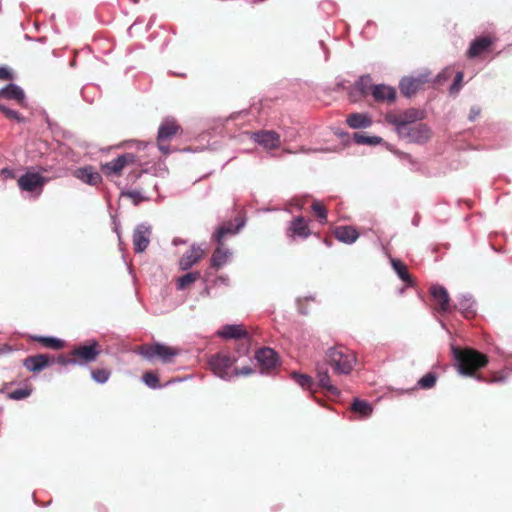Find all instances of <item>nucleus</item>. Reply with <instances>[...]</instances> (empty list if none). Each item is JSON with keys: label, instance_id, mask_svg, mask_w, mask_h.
Returning <instances> with one entry per match:
<instances>
[{"label": "nucleus", "instance_id": "obj_1", "mask_svg": "<svg viewBox=\"0 0 512 512\" xmlns=\"http://www.w3.org/2000/svg\"><path fill=\"white\" fill-rule=\"evenodd\" d=\"M451 352L455 359V366L460 375L473 377L477 381H488L483 376L475 373V370L487 365L488 358L486 355L471 348L460 349L453 345L451 346Z\"/></svg>", "mask_w": 512, "mask_h": 512}, {"label": "nucleus", "instance_id": "obj_2", "mask_svg": "<svg viewBox=\"0 0 512 512\" xmlns=\"http://www.w3.org/2000/svg\"><path fill=\"white\" fill-rule=\"evenodd\" d=\"M326 360L338 374H349L356 363L354 353L343 346L330 348L326 353Z\"/></svg>", "mask_w": 512, "mask_h": 512}, {"label": "nucleus", "instance_id": "obj_3", "mask_svg": "<svg viewBox=\"0 0 512 512\" xmlns=\"http://www.w3.org/2000/svg\"><path fill=\"white\" fill-rule=\"evenodd\" d=\"M48 178L37 172L27 171L19 177L17 183L21 191L30 193L33 197H39L44 189Z\"/></svg>", "mask_w": 512, "mask_h": 512}, {"label": "nucleus", "instance_id": "obj_4", "mask_svg": "<svg viewBox=\"0 0 512 512\" xmlns=\"http://www.w3.org/2000/svg\"><path fill=\"white\" fill-rule=\"evenodd\" d=\"M139 353L148 361L158 357L163 363H170L174 357L179 355V350L163 343H155L142 347Z\"/></svg>", "mask_w": 512, "mask_h": 512}, {"label": "nucleus", "instance_id": "obj_5", "mask_svg": "<svg viewBox=\"0 0 512 512\" xmlns=\"http://www.w3.org/2000/svg\"><path fill=\"white\" fill-rule=\"evenodd\" d=\"M397 134L410 143L425 144L431 137V128L425 123H419L408 128H400Z\"/></svg>", "mask_w": 512, "mask_h": 512}, {"label": "nucleus", "instance_id": "obj_6", "mask_svg": "<svg viewBox=\"0 0 512 512\" xmlns=\"http://www.w3.org/2000/svg\"><path fill=\"white\" fill-rule=\"evenodd\" d=\"M101 350L96 340H91L88 344L79 345L71 351V356L75 357L78 366H85L96 361Z\"/></svg>", "mask_w": 512, "mask_h": 512}, {"label": "nucleus", "instance_id": "obj_7", "mask_svg": "<svg viewBox=\"0 0 512 512\" xmlns=\"http://www.w3.org/2000/svg\"><path fill=\"white\" fill-rule=\"evenodd\" d=\"M423 118L424 113L415 108L407 109L400 114H388L386 116L387 122L395 127L396 132H399L400 128H408L414 122Z\"/></svg>", "mask_w": 512, "mask_h": 512}, {"label": "nucleus", "instance_id": "obj_8", "mask_svg": "<svg viewBox=\"0 0 512 512\" xmlns=\"http://www.w3.org/2000/svg\"><path fill=\"white\" fill-rule=\"evenodd\" d=\"M235 358L229 355H214L209 360V365L213 373L226 381L232 379V373L229 371L235 362Z\"/></svg>", "mask_w": 512, "mask_h": 512}, {"label": "nucleus", "instance_id": "obj_9", "mask_svg": "<svg viewBox=\"0 0 512 512\" xmlns=\"http://www.w3.org/2000/svg\"><path fill=\"white\" fill-rule=\"evenodd\" d=\"M430 73L424 72L419 74L418 76L404 77L400 83L399 87L401 93L406 97H411L414 95L425 83L429 82Z\"/></svg>", "mask_w": 512, "mask_h": 512}, {"label": "nucleus", "instance_id": "obj_10", "mask_svg": "<svg viewBox=\"0 0 512 512\" xmlns=\"http://www.w3.org/2000/svg\"><path fill=\"white\" fill-rule=\"evenodd\" d=\"M151 234V226L147 223H140L135 227L132 241L136 253H142L147 249Z\"/></svg>", "mask_w": 512, "mask_h": 512}, {"label": "nucleus", "instance_id": "obj_11", "mask_svg": "<svg viewBox=\"0 0 512 512\" xmlns=\"http://www.w3.org/2000/svg\"><path fill=\"white\" fill-rule=\"evenodd\" d=\"M136 161V156L133 153H125L114 158L110 162L102 164V170L107 175H119L122 169L131 163Z\"/></svg>", "mask_w": 512, "mask_h": 512}, {"label": "nucleus", "instance_id": "obj_12", "mask_svg": "<svg viewBox=\"0 0 512 512\" xmlns=\"http://www.w3.org/2000/svg\"><path fill=\"white\" fill-rule=\"evenodd\" d=\"M251 139L265 149H275L280 145L279 134L272 130L253 132L251 134Z\"/></svg>", "mask_w": 512, "mask_h": 512}, {"label": "nucleus", "instance_id": "obj_13", "mask_svg": "<svg viewBox=\"0 0 512 512\" xmlns=\"http://www.w3.org/2000/svg\"><path fill=\"white\" fill-rule=\"evenodd\" d=\"M431 296L433 300L438 304V309L441 313L450 312L452 306L450 304V297L447 289L439 284H434L430 288Z\"/></svg>", "mask_w": 512, "mask_h": 512}, {"label": "nucleus", "instance_id": "obj_14", "mask_svg": "<svg viewBox=\"0 0 512 512\" xmlns=\"http://www.w3.org/2000/svg\"><path fill=\"white\" fill-rule=\"evenodd\" d=\"M255 359L262 368L261 373H264L276 366L277 354L273 349L264 347L256 352Z\"/></svg>", "mask_w": 512, "mask_h": 512}, {"label": "nucleus", "instance_id": "obj_15", "mask_svg": "<svg viewBox=\"0 0 512 512\" xmlns=\"http://www.w3.org/2000/svg\"><path fill=\"white\" fill-rule=\"evenodd\" d=\"M204 255L203 249L196 244L191 246V249L184 253L179 260V268L182 271L190 269L195 263H197Z\"/></svg>", "mask_w": 512, "mask_h": 512}, {"label": "nucleus", "instance_id": "obj_16", "mask_svg": "<svg viewBox=\"0 0 512 512\" xmlns=\"http://www.w3.org/2000/svg\"><path fill=\"white\" fill-rule=\"evenodd\" d=\"M74 176L91 186H95L99 184L102 180V176L99 172H97L92 166H85L75 170Z\"/></svg>", "mask_w": 512, "mask_h": 512}, {"label": "nucleus", "instance_id": "obj_17", "mask_svg": "<svg viewBox=\"0 0 512 512\" xmlns=\"http://www.w3.org/2000/svg\"><path fill=\"white\" fill-rule=\"evenodd\" d=\"M287 234L292 238L299 237L306 239L310 236L311 232L306 220L302 216H298L291 222Z\"/></svg>", "mask_w": 512, "mask_h": 512}, {"label": "nucleus", "instance_id": "obj_18", "mask_svg": "<svg viewBox=\"0 0 512 512\" xmlns=\"http://www.w3.org/2000/svg\"><path fill=\"white\" fill-rule=\"evenodd\" d=\"M51 364L50 358L45 354L29 356L24 360V367L31 372H40Z\"/></svg>", "mask_w": 512, "mask_h": 512}, {"label": "nucleus", "instance_id": "obj_19", "mask_svg": "<svg viewBox=\"0 0 512 512\" xmlns=\"http://www.w3.org/2000/svg\"><path fill=\"white\" fill-rule=\"evenodd\" d=\"M244 226L245 220L243 219H238L235 227L232 225V223L223 224L213 234V239L219 245H222V240L226 235L237 234Z\"/></svg>", "mask_w": 512, "mask_h": 512}, {"label": "nucleus", "instance_id": "obj_20", "mask_svg": "<svg viewBox=\"0 0 512 512\" xmlns=\"http://www.w3.org/2000/svg\"><path fill=\"white\" fill-rule=\"evenodd\" d=\"M217 335L224 339L247 338L248 333L241 324H227L217 332Z\"/></svg>", "mask_w": 512, "mask_h": 512}, {"label": "nucleus", "instance_id": "obj_21", "mask_svg": "<svg viewBox=\"0 0 512 512\" xmlns=\"http://www.w3.org/2000/svg\"><path fill=\"white\" fill-rule=\"evenodd\" d=\"M0 98L13 99L19 103H23L25 100V93L17 84L9 83L5 87L0 88Z\"/></svg>", "mask_w": 512, "mask_h": 512}, {"label": "nucleus", "instance_id": "obj_22", "mask_svg": "<svg viewBox=\"0 0 512 512\" xmlns=\"http://www.w3.org/2000/svg\"><path fill=\"white\" fill-rule=\"evenodd\" d=\"M334 234L337 240L345 244H352L359 237L357 230L351 226H339L335 229Z\"/></svg>", "mask_w": 512, "mask_h": 512}, {"label": "nucleus", "instance_id": "obj_23", "mask_svg": "<svg viewBox=\"0 0 512 512\" xmlns=\"http://www.w3.org/2000/svg\"><path fill=\"white\" fill-rule=\"evenodd\" d=\"M372 95L376 101L392 102L395 100L396 91L390 86L379 84L373 87Z\"/></svg>", "mask_w": 512, "mask_h": 512}, {"label": "nucleus", "instance_id": "obj_24", "mask_svg": "<svg viewBox=\"0 0 512 512\" xmlns=\"http://www.w3.org/2000/svg\"><path fill=\"white\" fill-rule=\"evenodd\" d=\"M316 370L319 386H321L331 394L339 395L340 392L338 388L331 384L327 368L324 365H318Z\"/></svg>", "mask_w": 512, "mask_h": 512}, {"label": "nucleus", "instance_id": "obj_25", "mask_svg": "<svg viewBox=\"0 0 512 512\" xmlns=\"http://www.w3.org/2000/svg\"><path fill=\"white\" fill-rule=\"evenodd\" d=\"M492 44V41L489 37H479L473 40L468 49V56L470 58H475L479 56L481 53L486 51Z\"/></svg>", "mask_w": 512, "mask_h": 512}, {"label": "nucleus", "instance_id": "obj_26", "mask_svg": "<svg viewBox=\"0 0 512 512\" xmlns=\"http://www.w3.org/2000/svg\"><path fill=\"white\" fill-rule=\"evenodd\" d=\"M454 308L459 309L466 318H469L475 314V301L470 294L461 295Z\"/></svg>", "mask_w": 512, "mask_h": 512}, {"label": "nucleus", "instance_id": "obj_27", "mask_svg": "<svg viewBox=\"0 0 512 512\" xmlns=\"http://www.w3.org/2000/svg\"><path fill=\"white\" fill-rule=\"evenodd\" d=\"M177 132V125L174 120L166 119L158 129V142H163L171 138Z\"/></svg>", "mask_w": 512, "mask_h": 512}, {"label": "nucleus", "instance_id": "obj_28", "mask_svg": "<svg viewBox=\"0 0 512 512\" xmlns=\"http://www.w3.org/2000/svg\"><path fill=\"white\" fill-rule=\"evenodd\" d=\"M231 255L230 251L223 247V245H219L215 249L211 257V265L214 268H220L226 264L229 256Z\"/></svg>", "mask_w": 512, "mask_h": 512}, {"label": "nucleus", "instance_id": "obj_29", "mask_svg": "<svg viewBox=\"0 0 512 512\" xmlns=\"http://www.w3.org/2000/svg\"><path fill=\"white\" fill-rule=\"evenodd\" d=\"M346 122L353 129L367 128L371 125V119L367 115L360 113L350 114Z\"/></svg>", "mask_w": 512, "mask_h": 512}, {"label": "nucleus", "instance_id": "obj_30", "mask_svg": "<svg viewBox=\"0 0 512 512\" xmlns=\"http://www.w3.org/2000/svg\"><path fill=\"white\" fill-rule=\"evenodd\" d=\"M391 265L398 277L408 285H413V280L407 271L406 266L398 259H391Z\"/></svg>", "mask_w": 512, "mask_h": 512}, {"label": "nucleus", "instance_id": "obj_31", "mask_svg": "<svg viewBox=\"0 0 512 512\" xmlns=\"http://www.w3.org/2000/svg\"><path fill=\"white\" fill-rule=\"evenodd\" d=\"M352 411L360 414L361 417L367 418L371 415L373 409L370 403L356 398L351 406Z\"/></svg>", "mask_w": 512, "mask_h": 512}, {"label": "nucleus", "instance_id": "obj_32", "mask_svg": "<svg viewBox=\"0 0 512 512\" xmlns=\"http://www.w3.org/2000/svg\"><path fill=\"white\" fill-rule=\"evenodd\" d=\"M372 78L370 75H362L355 83V88L361 95H366L373 90Z\"/></svg>", "mask_w": 512, "mask_h": 512}, {"label": "nucleus", "instance_id": "obj_33", "mask_svg": "<svg viewBox=\"0 0 512 512\" xmlns=\"http://www.w3.org/2000/svg\"><path fill=\"white\" fill-rule=\"evenodd\" d=\"M199 278H200L199 272H197V271L189 272V273L178 278L176 287L178 290H184L186 287H188L190 284L194 283Z\"/></svg>", "mask_w": 512, "mask_h": 512}, {"label": "nucleus", "instance_id": "obj_34", "mask_svg": "<svg viewBox=\"0 0 512 512\" xmlns=\"http://www.w3.org/2000/svg\"><path fill=\"white\" fill-rule=\"evenodd\" d=\"M33 339L35 341L42 343L44 346L50 347L53 349H61L63 347V341L58 338H55V337L35 336V337H33Z\"/></svg>", "mask_w": 512, "mask_h": 512}, {"label": "nucleus", "instance_id": "obj_35", "mask_svg": "<svg viewBox=\"0 0 512 512\" xmlns=\"http://www.w3.org/2000/svg\"><path fill=\"white\" fill-rule=\"evenodd\" d=\"M291 378L302 388L311 390L313 385V379L307 374H301L298 372H292Z\"/></svg>", "mask_w": 512, "mask_h": 512}, {"label": "nucleus", "instance_id": "obj_36", "mask_svg": "<svg viewBox=\"0 0 512 512\" xmlns=\"http://www.w3.org/2000/svg\"><path fill=\"white\" fill-rule=\"evenodd\" d=\"M354 140L357 144L377 145L382 142V138L378 136H367L363 133H355Z\"/></svg>", "mask_w": 512, "mask_h": 512}, {"label": "nucleus", "instance_id": "obj_37", "mask_svg": "<svg viewBox=\"0 0 512 512\" xmlns=\"http://www.w3.org/2000/svg\"><path fill=\"white\" fill-rule=\"evenodd\" d=\"M437 381V375L434 372H429L423 377H421L417 384L422 389H430L432 388Z\"/></svg>", "mask_w": 512, "mask_h": 512}, {"label": "nucleus", "instance_id": "obj_38", "mask_svg": "<svg viewBox=\"0 0 512 512\" xmlns=\"http://www.w3.org/2000/svg\"><path fill=\"white\" fill-rule=\"evenodd\" d=\"M142 380L146 386L151 389H160L162 386L159 384L158 376L153 372H146L142 376Z\"/></svg>", "mask_w": 512, "mask_h": 512}, {"label": "nucleus", "instance_id": "obj_39", "mask_svg": "<svg viewBox=\"0 0 512 512\" xmlns=\"http://www.w3.org/2000/svg\"><path fill=\"white\" fill-rule=\"evenodd\" d=\"M110 372L107 369H95L91 371V378L98 384H104L109 380Z\"/></svg>", "mask_w": 512, "mask_h": 512}, {"label": "nucleus", "instance_id": "obj_40", "mask_svg": "<svg viewBox=\"0 0 512 512\" xmlns=\"http://www.w3.org/2000/svg\"><path fill=\"white\" fill-rule=\"evenodd\" d=\"M311 208L318 216L320 223H325L327 221V211L321 203L315 201L313 202Z\"/></svg>", "mask_w": 512, "mask_h": 512}, {"label": "nucleus", "instance_id": "obj_41", "mask_svg": "<svg viewBox=\"0 0 512 512\" xmlns=\"http://www.w3.org/2000/svg\"><path fill=\"white\" fill-rule=\"evenodd\" d=\"M0 111L5 114V116L9 119H14L17 122H23L24 118L20 115L19 112L8 108L7 106L0 104Z\"/></svg>", "mask_w": 512, "mask_h": 512}, {"label": "nucleus", "instance_id": "obj_42", "mask_svg": "<svg viewBox=\"0 0 512 512\" xmlns=\"http://www.w3.org/2000/svg\"><path fill=\"white\" fill-rule=\"evenodd\" d=\"M31 390L27 388H18L9 394V397L13 400H22L30 396Z\"/></svg>", "mask_w": 512, "mask_h": 512}, {"label": "nucleus", "instance_id": "obj_43", "mask_svg": "<svg viewBox=\"0 0 512 512\" xmlns=\"http://www.w3.org/2000/svg\"><path fill=\"white\" fill-rule=\"evenodd\" d=\"M394 153L400 159H403V160L407 161L412 166V168H415V169L418 168V166H419L418 162L410 154L404 153V152H401V151H395Z\"/></svg>", "mask_w": 512, "mask_h": 512}, {"label": "nucleus", "instance_id": "obj_44", "mask_svg": "<svg viewBox=\"0 0 512 512\" xmlns=\"http://www.w3.org/2000/svg\"><path fill=\"white\" fill-rule=\"evenodd\" d=\"M253 373H254L253 368H251L249 366H244L242 368L235 369L232 372V378L235 377V376H249V375H251Z\"/></svg>", "mask_w": 512, "mask_h": 512}, {"label": "nucleus", "instance_id": "obj_45", "mask_svg": "<svg viewBox=\"0 0 512 512\" xmlns=\"http://www.w3.org/2000/svg\"><path fill=\"white\" fill-rule=\"evenodd\" d=\"M122 195L133 199L135 205L139 204L144 199V197L141 195V193L139 191H135V190L127 191L125 193H122Z\"/></svg>", "mask_w": 512, "mask_h": 512}, {"label": "nucleus", "instance_id": "obj_46", "mask_svg": "<svg viewBox=\"0 0 512 512\" xmlns=\"http://www.w3.org/2000/svg\"><path fill=\"white\" fill-rule=\"evenodd\" d=\"M462 80H463V73L462 72H457L456 75H455L454 81H453V83L450 86V92L451 93L454 92V91H458L460 89Z\"/></svg>", "mask_w": 512, "mask_h": 512}, {"label": "nucleus", "instance_id": "obj_47", "mask_svg": "<svg viewBox=\"0 0 512 512\" xmlns=\"http://www.w3.org/2000/svg\"><path fill=\"white\" fill-rule=\"evenodd\" d=\"M57 363L60 364V365H63V366H68V365H77L76 363V360H75V357L72 356L70 358L68 357H65V356H60L58 357L57 359Z\"/></svg>", "mask_w": 512, "mask_h": 512}, {"label": "nucleus", "instance_id": "obj_48", "mask_svg": "<svg viewBox=\"0 0 512 512\" xmlns=\"http://www.w3.org/2000/svg\"><path fill=\"white\" fill-rule=\"evenodd\" d=\"M480 108L477 106H474L470 109V113L468 116L469 121L473 122L477 119V117L480 115Z\"/></svg>", "mask_w": 512, "mask_h": 512}, {"label": "nucleus", "instance_id": "obj_49", "mask_svg": "<svg viewBox=\"0 0 512 512\" xmlns=\"http://www.w3.org/2000/svg\"><path fill=\"white\" fill-rule=\"evenodd\" d=\"M1 175H3L7 179H13L15 177V172L13 169L5 167L1 169Z\"/></svg>", "mask_w": 512, "mask_h": 512}, {"label": "nucleus", "instance_id": "obj_50", "mask_svg": "<svg viewBox=\"0 0 512 512\" xmlns=\"http://www.w3.org/2000/svg\"><path fill=\"white\" fill-rule=\"evenodd\" d=\"M12 74L6 67H0V79L6 80V79H12Z\"/></svg>", "mask_w": 512, "mask_h": 512}, {"label": "nucleus", "instance_id": "obj_51", "mask_svg": "<svg viewBox=\"0 0 512 512\" xmlns=\"http://www.w3.org/2000/svg\"><path fill=\"white\" fill-rule=\"evenodd\" d=\"M506 381V377L505 376H498V377H494L490 380L487 381V383H500V382H505Z\"/></svg>", "mask_w": 512, "mask_h": 512}, {"label": "nucleus", "instance_id": "obj_52", "mask_svg": "<svg viewBox=\"0 0 512 512\" xmlns=\"http://www.w3.org/2000/svg\"><path fill=\"white\" fill-rule=\"evenodd\" d=\"M158 148L161 152H163L164 154H168L169 153V146L168 145H165L163 144V142H158Z\"/></svg>", "mask_w": 512, "mask_h": 512}, {"label": "nucleus", "instance_id": "obj_53", "mask_svg": "<svg viewBox=\"0 0 512 512\" xmlns=\"http://www.w3.org/2000/svg\"><path fill=\"white\" fill-rule=\"evenodd\" d=\"M216 282L217 283H220V284H224V285H227L228 282H229V278L227 276H219L217 279H216Z\"/></svg>", "mask_w": 512, "mask_h": 512}, {"label": "nucleus", "instance_id": "obj_54", "mask_svg": "<svg viewBox=\"0 0 512 512\" xmlns=\"http://www.w3.org/2000/svg\"><path fill=\"white\" fill-rule=\"evenodd\" d=\"M316 151H318V150L317 149H311V148H304V147H302L301 150H300V152H302V153H312V152H316Z\"/></svg>", "mask_w": 512, "mask_h": 512}, {"label": "nucleus", "instance_id": "obj_55", "mask_svg": "<svg viewBox=\"0 0 512 512\" xmlns=\"http://www.w3.org/2000/svg\"><path fill=\"white\" fill-rule=\"evenodd\" d=\"M184 243H185V241L182 240V239H179V238H176V239L173 240V244L174 245L184 244Z\"/></svg>", "mask_w": 512, "mask_h": 512}, {"label": "nucleus", "instance_id": "obj_56", "mask_svg": "<svg viewBox=\"0 0 512 512\" xmlns=\"http://www.w3.org/2000/svg\"><path fill=\"white\" fill-rule=\"evenodd\" d=\"M114 224H115L114 230L117 233L118 238L120 239L119 226L116 223H114Z\"/></svg>", "mask_w": 512, "mask_h": 512}, {"label": "nucleus", "instance_id": "obj_57", "mask_svg": "<svg viewBox=\"0 0 512 512\" xmlns=\"http://www.w3.org/2000/svg\"><path fill=\"white\" fill-rule=\"evenodd\" d=\"M300 313H302V314H306L307 312H306V311H304V310H302V309H300Z\"/></svg>", "mask_w": 512, "mask_h": 512}]
</instances>
